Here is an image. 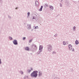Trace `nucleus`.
<instances>
[{
    "label": "nucleus",
    "mask_w": 79,
    "mask_h": 79,
    "mask_svg": "<svg viewBox=\"0 0 79 79\" xmlns=\"http://www.w3.org/2000/svg\"><path fill=\"white\" fill-rule=\"evenodd\" d=\"M37 73H38V71H34L31 73V74L30 76L31 77H34L35 78H36L38 76V74H37Z\"/></svg>",
    "instance_id": "nucleus-1"
},
{
    "label": "nucleus",
    "mask_w": 79,
    "mask_h": 79,
    "mask_svg": "<svg viewBox=\"0 0 79 79\" xmlns=\"http://www.w3.org/2000/svg\"><path fill=\"white\" fill-rule=\"evenodd\" d=\"M47 50L49 52H51L52 51V46L51 44H49L47 45Z\"/></svg>",
    "instance_id": "nucleus-2"
},
{
    "label": "nucleus",
    "mask_w": 79,
    "mask_h": 79,
    "mask_svg": "<svg viewBox=\"0 0 79 79\" xmlns=\"http://www.w3.org/2000/svg\"><path fill=\"white\" fill-rule=\"evenodd\" d=\"M42 49H43V46L40 45L39 50L37 52V54L38 55L40 54V53L42 52Z\"/></svg>",
    "instance_id": "nucleus-3"
},
{
    "label": "nucleus",
    "mask_w": 79,
    "mask_h": 79,
    "mask_svg": "<svg viewBox=\"0 0 79 79\" xmlns=\"http://www.w3.org/2000/svg\"><path fill=\"white\" fill-rule=\"evenodd\" d=\"M32 48H33V50H32V52H34V51L35 50H37V46L36 45L34 44H33L32 45Z\"/></svg>",
    "instance_id": "nucleus-4"
},
{
    "label": "nucleus",
    "mask_w": 79,
    "mask_h": 79,
    "mask_svg": "<svg viewBox=\"0 0 79 79\" xmlns=\"http://www.w3.org/2000/svg\"><path fill=\"white\" fill-rule=\"evenodd\" d=\"M68 47L69 48V50L72 51V52H74V48H73V47H72V45L71 44H69L68 45Z\"/></svg>",
    "instance_id": "nucleus-5"
},
{
    "label": "nucleus",
    "mask_w": 79,
    "mask_h": 79,
    "mask_svg": "<svg viewBox=\"0 0 79 79\" xmlns=\"http://www.w3.org/2000/svg\"><path fill=\"white\" fill-rule=\"evenodd\" d=\"M13 43L14 45H18V41L16 40H14L13 41Z\"/></svg>",
    "instance_id": "nucleus-6"
},
{
    "label": "nucleus",
    "mask_w": 79,
    "mask_h": 79,
    "mask_svg": "<svg viewBox=\"0 0 79 79\" xmlns=\"http://www.w3.org/2000/svg\"><path fill=\"white\" fill-rule=\"evenodd\" d=\"M27 29H31V24H27Z\"/></svg>",
    "instance_id": "nucleus-7"
},
{
    "label": "nucleus",
    "mask_w": 79,
    "mask_h": 79,
    "mask_svg": "<svg viewBox=\"0 0 79 79\" xmlns=\"http://www.w3.org/2000/svg\"><path fill=\"white\" fill-rule=\"evenodd\" d=\"M35 5L36 6H38L39 5V2L37 1H35Z\"/></svg>",
    "instance_id": "nucleus-8"
},
{
    "label": "nucleus",
    "mask_w": 79,
    "mask_h": 79,
    "mask_svg": "<svg viewBox=\"0 0 79 79\" xmlns=\"http://www.w3.org/2000/svg\"><path fill=\"white\" fill-rule=\"evenodd\" d=\"M49 7L50 9V10H51V11H53V9H54V8L53 7V6H49Z\"/></svg>",
    "instance_id": "nucleus-9"
},
{
    "label": "nucleus",
    "mask_w": 79,
    "mask_h": 79,
    "mask_svg": "<svg viewBox=\"0 0 79 79\" xmlns=\"http://www.w3.org/2000/svg\"><path fill=\"white\" fill-rule=\"evenodd\" d=\"M42 72L41 71H39V72L38 76L39 77H40L42 76Z\"/></svg>",
    "instance_id": "nucleus-10"
},
{
    "label": "nucleus",
    "mask_w": 79,
    "mask_h": 79,
    "mask_svg": "<svg viewBox=\"0 0 79 79\" xmlns=\"http://www.w3.org/2000/svg\"><path fill=\"white\" fill-rule=\"evenodd\" d=\"M29 48L28 47H26L25 48V50L27 51H29Z\"/></svg>",
    "instance_id": "nucleus-11"
},
{
    "label": "nucleus",
    "mask_w": 79,
    "mask_h": 79,
    "mask_svg": "<svg viewBox=\"0 0 79 79\" xmlns=\"http://www.w3.org/2000/svg\"><path fill=\"white\" fill-rule=\"evenodd\" d=\"M43 8V6H41L39 10V11H42Z\"/></svg>",
    "instance_id": "nucleus-12"
},
{
    "label": "nucleus",
    "mask_w": 79,
    "mask_h": 79,
    "mask_svg": "<svg viewBox=\"0 0 79 79\" xmlns=\"http://www.w3.org/2000/svg\"><path fill=\"white\" fill-rule=\"evenodd\" d=\"M44 8H47L48 6V4L46 3L44 5Z\"/></svg>",
    "instance_id": "nucleus-13"
},
{
    "label": "nucleus",
    "mask_w": 79,
    "mask_h": 79,
    "mask_svg": "<svg viewBox=\"0 0 79 79\" xmlns=\"http://www.w3.org/2000/svg\"><path fill=\"white\" fill-rule=\"evenodd\" d=\"M79 42L78 41V40H76L75 41V44H76V45H77V44H79Z\"/></svg>",
    "instance_id": "nucleus-14"
},
{
    "label": "nucleus",
    "mask_w": 79,
    "mask_h": 79,
    "mask_svg": "<svg viewBox=\"0 0 79 79\" xmlns=\"http://www.w3.org/2000/svg\"><path fill=\"white\" fill-rule=\"evenodd\" d=\"M27 18H29V15H30V13L29 12H28L27 13Z\"/></svg>",
    "instance_id": "nucleus-15"
},
{
    "label": "nucleus",
    "mask_w": 79,
    "mask_h": 79,
    "mask_svg": "<svg viewBox=\"0 0 79 79\" xmlns=\"http://www.w3.org/2000/svg\"><path fill=\"white\" fill-rule=\"evenodd\" d=\"M19 73L23 75V72L22 71H20L19 72Z\"/></svg>",
    "instance_id": "nucleus-16"
},
{
    "label": "nucleus",
    "mask_w": 79,
    "mask_h": 79,
    "mask_svg": "<svg viewBox=\"0 0 79 79\" xmlns=\"http://www.w3.org/2000/svg\"><path fill=\"white\" fill-rule=\"evenodd\" d=\"M73 31H76V27H73Z\"/></svg>",
    "instance_id": "nucleus-17"
},
{
    "label": "nucleus",
    "mask_w": 79,
    "mask_h": 79,
    "mask_svg": "<svg viewBox=\"0 0 79 79\" xmlns=\"http://www.w3.org/2000/svg\"><path fill=\"white\" fill-rule=\"evenodd\" d=\"M31 70L30 69H28L27 70V73H30V72H31Z\"/></svg>",
    "instance_id": "nucleus-18"
},
{
    "label": "nucleus",
    "mask_w": 79,
    "mask_h": 79,
    "mask_svg": "<svg viewBox=\"0 0 79 79\" xmlns=\"http://www.w3.org/2000/svg\"><path fill=\"white\" fill-rule=\"evenodd\" d=\"M52 55H55V54H56V52L55 51L53 52H52Z\"/></svg>",
    "instance_id": "nucleus-19"
},
{
    "label": "nucleus",
    "mask_w": 79,
    "mask_h": 79,
    "mask_svg": "<svg viewBox=\"0 0 79 79\" xmlns=\"http://www.w3.org/2000/svg\"><path fill=\"white\" fill-rule=\"evenodd\" d=\"M63 44L64 45H66V43H65V41H63Z\"/></svg>",
    "instance_id": "nucleus-20"
},
{
    "label": "nucleus",
    "mask_w": 79,
    "mask_h": 79,
    "mask_svg": "<svg viewBox=\"0 0 79 79\" xmlns=\"http://www.w3.org/2000/svg\"><path fill=\"white\" fill-rule=\"evenodd\" d=\"M9 39H10V40H13V38H12L11 37L9 36Z\"/></svg>",
    "instance_id": "nucleus-21"
},
{
    "label": "nucleus",
    "mask_w": 79,
    "mask_h": 79,
    "mask_svg": "<svg viewBox=\"0 0 79 79\" xmlns=\"http://www.w3.org/2000/svg\"><path fill=\"white\" fill-rule=\"evenodd\" d=\"M26 37H23V38L22 39L23 40H25L26 39Z\"/></svg>",
    "instance_id": "nucleus-22"
},
{
    "label": "nucleus",
    "mask_w": 79,
    "mask_h": 79,
    "mask_svg": "<svg viewBox=\"0 0 79 79\" xmlns=\"http://www.w3.org/2000/svg\"><path fill=\"white\" fill-rule=\"evenodd\" d=\"M34 29H39V28H38V26H37L36 27H35L34 28Z\"/></svg>",
    "instance_id": "nucleus-23"
},
{
    "label": "nucleus",
    "mask_w": 79,
    "mask_h": 79,
    "mask_svg": "<svg viewBox=\"0 0 79 79\" xmlns=\"http://www.w3.org/2000/svg\"><path fill=\"white\" fill-rule=\"evenodd\" d=\"M33 19V20H35V19H36V18L35 17H33L32 18Z\"/></svg>",
    "instance_id": "nucleus-24"
},
{
    "label": "nucleus",
    "mask_w": 79,
    "mask_h": 79,
    "mask_svg": "<svg viewBox=\"0 0 79 79\" xmlns=\"http://www.w3.org/2000/svg\"><path fill=\"white\" fill-rule=\"evenodd\" d=\"M58 35H57V34H56L55 35H54V37H56Z\"/></svg>",
    "instance_id": "nucleus-25"
},
{
    "label": "nucleus",
    "mask_w": 79,
    "mask_h": 79,
    "mask_svg": "<svg viewBox=\"0 0 79 79\" xmlns=\"http://www.w3.org/2000/svg\"><path fill=\"white\" fill-rule=\"evenodd\" d=\"M32 41V40H29V43H31Z\"/></svg>",
    "instance_id": "nucleus-26"
},
{
    "label": "nucleus",
    "mask_w": 79,
    "mask_h": 79,
    "mask_svg": "<svg viewBox=\"0 0 79 79\" xmlns=\"http://www.w3.org/2000/svg\"><path fill=\"white\" fill-rule=\"evenodd\" d=\"M62 6H63V5H62V4L60 3V7H62Z\"/></svg>",
    "instance_id": "nucleus-27"
},
{
    "label": "nucleus",
    "mask_w": 79,
    "mask_h": 79,
    "mask_svg": "<svg viewBox=\"0 0 79 79\" xmlns=\"http://www.w3.org/2000/svg\"><path fill=\"white\" fill-rule=\"evenodd\" d=\"M8 18L9 19H11V17L9 15L8 16Z\"/></svg>",
    "instance_id": "nucleus-28"
},
{
    "label": "nucleus",
    "mask_w": 79,
    "mask_h": 79,
    "mask_svg": "<svg viewBox=\"0 0 79 79\" xmlns=\"http://www.w3.org/2000/svg\"><path fill=\"white\" fill-rule=\"evenodd\" d=\"M2 64V61H1V59H0V64Z\"/></svg>",
    "instance_id": "nucleus-29"
},
{
    "label": "nucleus",
    "mask_w": 79,
    "mask_h": 79,
    "mask_svg": "<svg viewBox=\"0 0 79 79\" xmlns=\"http://www.w3.org/2000/svg\"><path fill=\"white\" fill-rule=\"evenodd\" d=\"M61 2H63V0H61Z\"/></svg>",
    "instance_id": "nucleus-30"
},
{
    "label": "nucleus",
    "mask_w": 79,
    "mask_h": 79,
    "mask_svg": "<svg viewBox=\"0 0 79 79\" xmlns=\"http://www.w3.org/2000/svg\"><path fill=\"white\" fill-rule=\"evenodd\" d=\"M31 71L33 70V69L32 68H31Z\"/></svg>",
    "instance_id": "nucleus-31"
},
{
    "label": "nucleus",
    "mask_w": 79,
    "mask_h": 79,
    "mask_svg": "<svg viewBox=\"0 0 79 79\" xmlns=\"http://www.w3.org/2000/svg\"><path fill=\"white\" fill-rule=\"evenodd\" d=\"M67 4H68V5H69V2H67Z\"/></svg>",
    "instance_id": "nucleus-32"
},
{
    "label": "nucleus",
    "mask_w": 79,
    "mask_h": 79,
    "mask_svg": "<svg viewBox=\"0 0 79 79\" xmlns=\"http://www.w3.org/2000/svg\"><path fill=\"white\" fill-rule=\"evenodd\" d=\"M15 9H16V10H17L18 9V8L16 7L15 8Z\"/></svg>",
    "instance_id": "nucleus-33"
},
{
    "label": "nucleus",
    "mask_w": 79,
    "mask_h": 79,
    "mask_svg": "<svg viewBox=\"0 0 79 79\" xmlns=\"http://www.w3.org/2000/svg\"><path fill=\"white\" fill-rule=\"evenodd\" d=\"M26 77H27V78H28V76H26Z\"/></svg>",
    "instance_id": "nucleus-34"
},
{
    "label": "nucleus",
    "mask_w": 79,
    "mask_h": 79,
    "mask_svg": "<svg viewBox=\"0 0 79 79\" xmlns=\"http://www.w3.org/2000/svg\"><path fill=\"white\" fill-rule=\"evenodd\" d=\"M1 1H2V0H0V2H1Z\"/></svg>",
    "instance_id": "nucleus-35"
},
{
    "label": "nucleus",
    "mask_w": 79,
    "mask_h": 79,
    "mask_svg": "<svg viewBox=\"0 0 79 79\" xmlns=\"http://www.w3.org/2000/svg\"><path fill=\"white\" fill-rule=\"evenodd\" d=\"M24 78H26V77H24Z\"/></svg>",
    "instance_id": "nucleus-36"
},
{
    "label": "nucleus",
    "mask_w": 79,
    "mask_h": 79,
    "mask_svg": "<svg viewBox=\"0 0 79 79\" xmlns=\"http://www.w3.org/2000/svg\"><path fill=\"white\" fill-rule=\"evenodd\" d=\"M31 31H32V29L31 30Z\"/></svg>",
    "instance_id": "nucleus-37"
}]
</instances>
